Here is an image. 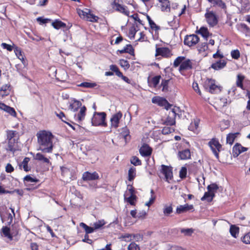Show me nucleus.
Masks as SVG:
<instances>
[{"label": "nucleus", "mask_w": 250, "mask_h": 250, "mask_svg": "<svg viewBox=\"0 0 250 250\" xmlns=\"http://www.w3.org/2000/svg\"><path fill=\"white\" fill-rule=\"evenodd\" d=\"M39 147L38 150L43 153H50L53 150V136L52 133L45 130L41 131L37 134Z\"/></svg>", "instance_id": "1"}, {"label": "nucleus", "mask_w": 250, "mask_h": 250, "mask_svg": "<svg viewBox=\"0 0 250 250\" xmlns=\"http://www.w3.org/2000/svg\"><path fill=\"white\" fill-rule=\"evenodd\" d=\"M193 63L191 60L186 59L184 56H179L174 60L173 66L176 68L179 66V71L182 75H184V71L192 68Z\"/></svg>", "instance_id": "2"}, {"label": "nucleus", "mask_w": 250, "mask_h": 250, "mask_svg": "<svg viewBox=\"0 0 250 250\" xmlns=\"http://www.w3.org/2000/svg\"><path fill=\"white\" fill-rule=\"evenodd\" d=\"M182 111L179 107L175 106L168 112L167 117L165 121L167 125H173L175 124V119L177 117L180 118L182 116Z\"/></svg>", "instance_id": "3"}, {"label": "nucleus", "mask_w": 250, "mask_h": 250, "mask_svg": "<svg viewBox=\"0 0 250 250\" xmlns=\"http://www.w3.org/2000/svg\"><path fill=\"white\" fill-rule=\"evenodd\" d=\"M105 118L106 114L105 112H95L91 121L92 125L94 126H105Z\"/></svg>", "instance_id": "4"}, {"label": "nucleus", "mask_w": 250, "mask_h": 250, "mask_svg": "<svg viewBox=\"0 0 250 250\" xmlns=\"http://www.w3.org/2000/svg\"><path fill=\"white\" fill-rule=\"evenodd\" d=\"M120 0H112L111 3V7L115 11L121 13L126 16H129V11L126 6L119 3Z\"/></svg>", "instance_id": "5"}, {"label": "nucleus", "mask_w": 250, "mask_h": 250, "mask_svg": "<svg viewBox=\"0 0 250 250\" xmlns=\"http://www.w3.org/2000/svg\"><path fill=\"white\" fill-rule=\"evenodd\" d=\"M208 146L216 158L219 159V152L222 148V146L219 141L216 139H212L208 142Z\"/></svg>", "instance_id": "6"}, {"label": "nucleus", "mask_w": 250, "mask_h": 250, "mask_svg": "<svg viewBox=\"0 0 250 250\" xmlns=\"http://www.w3.org/2000/svg\"><path fill=\"white\" fill-rule=\"evenodd\" d=\"M152 102L159 106H164L167 110L172 106L166 99L159 96L154 97L152 99Z\"/></svg>", "instance_id": "7"}, {"label": "nucleus", "mask_w": 250, "mask_h": 250, "mask_svg": "<svg viewBox=\"0 0 250 250\" xmlns=\"http://www.w3.org/2000/svg\"><path fill=\"white\" fill-rule=\"evenodd\" d=\"M206 83L208 87L209 92L211 93H217L221 91L220 86L216 84L214 80L208 79Z\"/></svg>", "instance_id": "8"}, {"label": "nucleus", "mask_w": 250, "mask_h": 250, "mask_svg": "<svg viewBox=\"0 0 250 250\" xmlns=\"http://www.w3.org/2000/svg\"><path fill=\"white\" fill-rule=\"evenodd\" d=\"M199 41L197 35L192 34L186 36L184 43L188 46H192L196 44Z\"/></svg>", "instance_id": "9"}, {"label": "nucleus", "mask_w": 250, "mask_h": 250, "mask_svg": "<svg viewBox=\"0 0 250 250\" xmlns=\"http://www.w3.org/2000/svg\"><path fill=\"white\" fill-rule=\"evenodd\" d=\"M205 18L208 23L210 26H214L217 23V17L215 14L212 11H210L206 13Z\"/></svg>", "instance_id": "10"}, {"label": "nucleus", "mask_w": 250, "mask_h": 250, "mask_svg": "<svg viewBox=\"0 0 250 250\" xmlns=\"http://www.w3.org/2000/svg\"><path fill=\"white\" fill-rule=\"evenodd\" d=\"M122 113L121 111L114 114L110 119L111 125L112 127L117 128L119 126L120 119L122 117Z\"/></svg>", "instance_id": "11"}, {"label": "nucleus", "mask_w": 250, "mask_h": 250, "mask_svg": "<svg viewBox=\"0 0 250 250\" xmlns=\"http://www.w3.org/2000/svg\"><path fill=\"white\" fill-rule=\"evenodd\" d=\"M86 11H81L79 13V15L81 16H83V18L85 19L86 20L91 21L95 22L97 21L98 19V17L95 16L93 14L91 13L89 11H88L87 9L86 10Z\"/></svg>", "instance_id": "12"}, {"label": "nucleus", "mask_w": 250, "mask_h": 250, "mask_svg": "<svg viewBox=\"0 0 250 250\" xmlns=\"http://www.w3.org/2000/svg\"><path fill=\"white\" fill-rule=\"evenodd\" d=\"M161 55L165 58H169L171 55V52L170 50L167 47H160L157 48L156 49L155 56H157Z\"/></svg>", "instance_id": "13"}, {"label": "nucleus", "mask_w": 250, "mask_h": 250, "mask_svg": "<svg viewBox=\"0 0 250 250\" xmlns=\"http://www.w3.org/2000/svg\"><path fill=\"white\" fill-rule=\"evenodd\" d=\"M248 150V148L242 146L240 144H236L232 148V154L234 157H237L242 152Z\"/></svg>", "instance_id": "14"}, {"label": "nucleus", "mask_w": 250, "mask_h": 250, "mask_svg": "<svg viewBox=\"0 0 250 250\" xmlns=\"http://www.w3.org/2000/svg\"><path fill=\"white\" fill-rule=\"evenodd\" d=\"M11 90L10 84H5L0 87V98H3L9 95Z\"/></svg>", "instance_id": "15"}, {"label": "nucleus", "mask_w": 250, "mask_h": 250, "mask_svg": "<svg viewBox=\"0 0 250 250\" xmlns=\"http://www.w3.org/2000/svg\"><path fill=\"white\" fill-rule=\"evenodd\" d=\"M99 178V176L96 172L91 173L86 171L83 174V179L84 181H92L98 179Z\"/></svg>", "instance_id": "16"}, {"label": "nucleus", "mask_w": 250, "mask_h": 250, "mask_svg": "<svg viewBox=\"0 0 250 250\" xmlns=\"http://www.w3.org/2000/svg\"><path fill=\"white\" fill-rule=\"evenodd\" d=\"M86 110V108L85 106L81 107L79 112L74 115L75 120L78 122L83 120L85 116Z\"/></svg>", "instance_id": "17"}, {"label": "nucleus", "mask_w": 250, "mask_h": 250, "mask_svg": "<svg viewBox=\"0 0 250 250\" xmlns=\"http://www.w3.org/2000/svg\"><path fill=\"white\" fill-rule=\"evenodd\" d=\"M139 152L142 156L146 157L151 155L152 149L148 145L144 144L140 148Z\"/></svg>", "instance_id": "18"}, {"label": "nucleus", "mask_w": 250, "mask_h": 250, "mask_svg": "<svg viewBox=\"0 0 250 250\" xmlns=\"http://www.w3.org/2000/svg\"><path fill=\"white\" fill-rule=\"evenodd\" d=\"M161 171L165 175L167 179H171L172 177V168L170 167H168L164 165L161 166Z\"/></svg>", "instance_id": "19"}, {"label": "nucleus", "mask_w": 250, "mask_h": 250, "mask_svg": "<svg viewBox=\"0 0 250 250\" xmlns=\"http://www.w3.org/2000/svg\"><path fill=\"white\" fill-rule=\"evenodd\" d=\"M227 62L225 60H219L212 63L211 68L215 70H219L223 69L226 65Z\"/></svg>", "instance_id": "20"}, {"label": "nucleus", "mask_w": 250, "mask_h": 250, "mask_svg": "<svg viewBox=\"0 0 250 250\" xmlns=\"http://www.w3.org/2000/svg\"><path fill=\"white\" fill-rule=\"evenodd\" d=\"M0 109L6 112L13 117L16 116L17 114L14 108L6 105L4 103H0Z\"/></svg>", "instance_id": "21"}, {"label": "nucleus", "mask_w": 250, "mask_h": 250, "mask_svg": "<svg viewBox=\"0 0 250 250\" xmlns=\"http://www.w3.org/2000/svg\"><path fill=\"white\" fill-rule=\"evenodd\" d=\"M193 209V206L192 205H188L186 204L184 205L178 206L176 208V213L177 214H181Z\"/></svg>", "instance_id": "22"}, {"label": "nucleus", "mask_w": 250, "mask_h": 250, "mask_svg": "<svg viewBox=\"0 0 250 250\" xmlns=\"http://www.w3.org/2000/svg\"><path fill=\"white\" fill-rule=\"evenodd\" d=\"M197 49L199 53L201 54L202 56L204 57L207 56L208 46L207 42H203L199 44L197 47Z\"/></svg>", "instance_id": "23"}, {"label": "nucleus", "mask_w": 250, "mask_h": 250, "mask_svg": "<svg viewBox=\"0 0 250 250\" xmlns=\"http://www.w3.org/2000/svg\"><path fill=\"white\" fill-rule=\"evenodd\" d=\"M190 151L188 149H186L178 152V157L181 160H187L190 158Z\"/></svg>", "instance_id": "24"}, {"label": "nucleus", "mask_w": 250, "mask_h": 250, "mask_svg": "<svg viewBox=\"0 0 250 250\" xmlns=\"http://www.w3.org/2000/svg\"><path fill=\"white\" fill-rule=\"evenodd\" d=\"M2 231L3 235L10 241L13 240V237L17 235V232H16L15 234H13V233H11V230L7 227H3L2 229Z\"/></svg>", "instance_id": "25"}, {"label": "nucleus", "mask_w": 250, "mask_h": 250, "mask_svg": "<svg viewBox=\"0 0 250 250\" xmlns=\"http://www.w3.org/2000/svg\"><path fill=\"white\" fill-rule=\"evenodd\" d=\"M229 231L232 237L236 238L239 233V228L235 225H231Z\"/></svg>", "instance_id": "26"}, {"label": "nucleus", "mask_w": 250, "mask_h": 250, "mask_svg": "<svg viewBox=\"0 0 250 250\" xmlns=\"http://www.w3.org/2000/svg\"><path fill=\"white\" fill-rule=\"evenodd\" d=\"M17 139L8 141V146L6 148L7 150L15 152L17 150Z\"/></svg>", "instance_id": "27"}, {"label": "nucleus", "mask_w": 250, "mask_h": 250, "mask_svg": "<svg viewBox=\"0 0 250 250\" xmlns=\"http://www.w3.org/2000/svg\"><path fill=\"white\" fill-rule=\"evenodd\" d=\"M14 52L18 58L20 60L23 64H24L25 62L24 56L21 48L17 46H15L14 47Z\"/></svg>", "instance_id": "28"}, {"label": "nucleus", "mask_w": 250, "mask_h": 250, "mask_svg": "<svg viewBox=\"0 0 250 250\" xmlns=\"http://www.w3.org/2000/svg\"><path fill=\"white\" fill-rule=\"evenodd\" d=\"M238 30L245 34L246 36H250V29L249 27L244 23H241L238 26Z\"/></svg>", "instance_id": "29"}, {"label": "nucleus", "mask_w": 250, "mask_h": 250, "mask_svg": "<svg viewBox=\"0 0 250 250\" xmlns=\"http://www.w3.org/2000/svg\"><path fill=\"white\" fill-rule=\"evenodd\" d=\"M198 33L202 35V36L207 41L208 38L211 35L208 31L207 27H202L198 30Z\"/></svg>", "instance_id": "30"}, {"label": "nucleus", "mask_w": 250, "mask_h": 250, "mask_svg": "<svg viewBox=\"0 0 250 250\" xmlns=\"http://www.w3.org/2000/svg\"><path fill=\"white\" fill-rule=\"evenodd\" d=\"M161 3V8L162 11H169L170 9V2L168 0H163L159 1Z\"/></svg>", "instance_id": "31"}, {"label": "nucleus", "mask_w": 250, "mask_h": 250, "mask_svg": "<svg viewBox=\"0 0 250 250\" xmlns=\"http://www.w3.org/2000/svg\"><path fill=\"white\" fill-rule=\"evenodd\" d=\"M30 161V158L28 157H25L23 159L22 163L19 165V167L21 168L22 167L23 168V170L26 171L28 172L30 170L31 168L30 167H29L28 166V164Z\"/></svg>", "instance_id": "32"}, {"label": "nucleus", "mask_w": 250, "mask_h": 250, "mask_svg": "<svg viewBox=\"0 0 250 250\" xmlns=\"http://www.w3.org/2000/svg\"><path fill=\"white\" fill-rule=\"evenodd\" d=\"M213 6H217L221 8L225 9L226 7V4L222 0H207Z\"/></svg>", "instance_id": "33"}, {"label": "nucleus", "mask_w": 250, "mask_h": 250, "mask_svg": "<svg viewBox=\"0 0 250 250\" xmlns=\"http://www.w3.org/2000/svg\"><path fill=\"white\" fill-rule=\"evenodd\" d=\"M238 134L239 133H229L228 134L226 138L227 144L232 145Z\"/></svg>", "instance_id": "34"}, {"label": "nucleus", "mask_w": 250, "mask_h": 250, "mask_svg": "<svg viewBox=\"0 0 250 250\" xmlns=\"http://www.w3.org/2000/svg\"><path fill=\"white\" fill-rule=\"evenodd\" d=\"M52 25L56 29L64 28L66 26L65 23L58 20H56L52 22Z\"/></svg>", "instance_id": "35"}, {"label": "nucleus", "mask_w": 250, "mask_h": 250, "mask_svg": "<svg viewBox=\"0 0 250 250\" xmlns=\"http://www.w3.org/2000/svg\"><path fill=\"white\" fill-rule=\"evenodd\" d=\"M215 194L214 193H211L208 191L205 193L204 196L201 198V200L202 201L207 200L208 202H210L212 200Z\"/></svg>", "instance_id": "36"}, {"label": "nucleus", "mask_w": 250, "mask_h": 250, "mask_svg": "<svg viewBox=\"0 0 250 250\" xmlns=\"http://www.w3.org/2000/svg\"><path fill=\"white\" fill-rule=\"evenodd\" d=\"M81 105L82 103L81 102L75 100L73 101L72 103L70 104L69 109L72 111L75 112L81 106Z\"/></svg>", "instance_id": "37"}, {"label": "nucleus", "mask_w": 250, "mask_h": 250, "mask_svg": "<svg viewBox=\"0 0 250 250\" xmlns=\"http://www.w3.org/2000/svg\"><path fill=\"white\" fill-rule=\"evenodd\" d=\"M129 133V130L126 127H125L122 128V130L121 132V136L124 138L125 142H126L128 140L130 139Z\"/></svg>", "instance_id": "38"}, {"label": "nucleus", "mask_w": 250, "mask_h": 250, "mask_svg": "<svg viewBox=\"0 0 250 250\" xmlns=\"http://www.w3.org/2000/svg\"><path fill=\"white\" fill-rule=\"evenodd\" d=\"M35 159L37 160L42 161L43 163L49 164L50 163L49 160L45 157L44 155L41 153H37L36 154Z\"/></svg>", "instance_id": "39"}, {"label": "nucleus", "mask_w": 250, "mask_h": 250, "mask_svg": "<svg viewBox=\"0 0 250 250\" xmlns=\"http://www.w3.org/2000/svg\"><path fill=\"white\" fill-rule=\"evenodd\" d=\"M137 27V25L135 26V25H133L129 28L128 37L130 39L132 40L134 39L135 35L138 31V29H137L136 28Z\"/></svg>", "instance_id": "40"}, {"label": "nucleus", "mask_w": 250, "mask_h": 250, "mask_svg": "<svg viewBox=\"0 0 250 250\" xmlns=\"http://www.w3.org/2000/svg\"><path fill=\"white\" fill-rule=\"evenodd\" d=\"M80 226L84 229L87 234L92 233L95 230L93 227H89L84 223H81Z\"/></svg>", "instance_id": "41"}, {"label": "nucleus", "mask_w": 250, "mask_h": 250, "mask_svg": "<svg viewBox=\"0 0 250 250\" xmlns=\"http://www.w3.org/2000/svg\"><path fill=\"white\" fill-rule=\"evenodd\" d=\"M244 79V76L238 74L237 76V80H236V85L238 87L241 88L242 89H244L243 85V81Z\"/></svg>", "instance_id": "42"}, {"label": "nucleus", "mask_w": 250, "mask_h": 250, "mask_svg": "<svg viewBox=\"0 0 250 250\" xmlns=\"http://www.w3.org/2000/svg\"><path fill=\"white\" fill-rule=\"evenodd\" d=\"M199 121L198 120H194L193 122H192L188 126V129L193 131L196 130L199 126Z\"/></svg>", "instance_id": "43"}, {"label": "nucleus", "mask_w": 250, "mask_h": 250, "mask_svg": "<svg viewBox=\"0 0 250 250\" xmlns=\"http://www.w3.org/2000/svg\"><path fill=\"white\" fill-rule=\"evenodd\" d=\"M97 84L95 83L83 82L78 84L80 87H83L85 88H93L95 87Z\"/></svg>", "instance_id": "44"}, {"label": "nucleus", "mask_w": 250, "mask_h": 250, "mask_svg": "<svg viewBox=\"0 0 250 250\" xmlns=\"http://www.w3.org/2000/svg\"><path fill=\"white\" fill-rule=\"evenodd\" d=\"M136 176V168L134 167L130 168L128 170V180H133Z\"/></svg>", "instance_id": "45"}, {"label": "nucleus", "mask_w": 250, "mask_h": 250, "mask_svg": "<svg viewBox=\"0 0 250 250\" xmlns=\"http://www.w3.org/2000/svg\"><path fill=\"white\" fill-rule=\"evenodd\" d=\"M169 80H163L161 82V86L162 87V91L167 92L168 90V83Z\"/></svg>", "instance_id": "46"}, {"label": "nucleus", "mask_w": 250, "mask_h": 250, "mask_svg": "<svg viewBox=\"0 0 250 250\" xmlns=\"http://www.w3.org/2000/svg\"><path fill=\"white\" fill-rule=\"evenodd\" d=\"M219 188L218 185L215 183H213L208 185L207 187L208 191L211 193H214L216 192Z\"/></svg>", "instance_id": "47"}, {"label": "nucleus", "mask_w": 250, "mask_h": 250, "mask_svg": "<svg viewBox=\"0 0 250 250\" xmlns=\"http://www.w3.org/2000/svg\"><path fill=\"white\" fill-rule=\"evenodd\" d=\"M241 241L246 244H250V231L241 238Z\"/></svg>", "instance_id": "48"}, {"label": "nucleus", "mask_w": 250, "mask_h": 250, "mask_svg": "<svg viewBox=\"0 0 250 250\" xmlns=\"http://www.w3.org/2000/svg\"><path fill=\"white\" fill-rule=\"evenodd\" d=\"M16 131L10 130L7 132V136L8 140H16V135L17 134Z\"/></svg>", "instance_id": "49"}, {"label": "nucleus", "mask_w": 250, "mask_h": 250, "mask_svg": "<svg viewBox=\"0 0 250 250\" xmlns=\"http://www.w3.org/2000/svg\"><path fill=\"white\" fill-rule=\"evenodd\" d=\"M161 77L160 75L156 76L152 78L151 80V83L154 87H156L158 83H159Z\"/></svg>", "instance_id": "50"}, {"label": "nucleus", "mask_w": 250, "mask_h": 250, "mask_svg": "<svg viewBox=\"0 0 250 250\" xmlns=\"http://www.w3.org/2000/svg\"><path fill=\"white\" fill-rule=\"evenodd\" d=\"M174 131V129L172 127L167 126H165L163 128V129L162 130V132L163 134L166 135V134L170 133L171 132H173Z\"/></svg>", "instance_id": "51"}, {"label": "nucleus", "mask_w": 250, "mask_h": 250, "mask_svg": "<svg viewBox=\"0 0 250 250\" xmlns=\"http://www.w3.org/2000/svg\"><path fill=\"white\" fill-rule=\"evenodd\" d=\"M131 163L134 166H140L141 165V160L136 156H133L130 160Z\"/></svg>", "instance_id": "52"}, {"label": "nucleus", "mask_w": 250, "mask_h": 250, "mask_svg": "<svg viewBox=\"0 0 250 250\" xmlns=\"http://www.w3.org/2000/svg\"><path fill=\"white\" fill-rule=\"evenodd\" d=\"M181 233L187 236H191L193 232V229H183L181 230Z\"/></svg>", "instance_id": "53"}, {"label": "nucleus", "mask_w": 250, "mask_h": 250, "mask_svg": "<svg viewBox=\"0 0 250 250\" xmlns=\"http://www.w3.org/2000/svg\"><path fill=\"white\" fill-rule=\"evenodd\" d=\"M173 208L171 206H165L163 209V213L165 215L167 216L172 212Z\"/></svg>", "instance_id": "54"}, {"label": "nucleus", "mask_w": 250, "mask_h": 250, "mask_svg": "<svg viewBox=\"0 0 250 250\" xmlns=\"http://www.w3.org/2000/svg\"><path fill=\"white\" fill-rule=\"evenodd\" d=\"M124 51L130 55H133L134 54V49L130 44H127L124 47Z\"/></svg>", "instance_id": "55"}, {"label": "nucleus", "mask_w": 250, "mask_h": 250, "mask_svg": "<svg viewBox=\"0 0 250 250\" xmlns=\"http://www.w3.org/2000/svg\"><path fill=\"white\" fill-rule=\"evenodd\" d=\"M128 250H140V247L138 245L135 243H131L127 247Z\"/></svg>", "instance_id": "56"}, {"label": "nucleus", "mask_w": 250, "mask_h": 250, "mask_svg": "<svg viewBox=\"0 0 250 250\" xmlns=\"http://www.w3.org/2000/svg\"><path fill=\"white\" fill-rule=\"evenodd\" d=\"M187 173V169L186 167H182L179 172L180 177L182 179H184L186 177Z\"/></svg>", "instance_id": "57"}, {"label": "nucleus", "mask_w": 250, "mask_h": 250, "mask_svg": "<svg viewBox=\"0 0 250 250\" xmlns=\"http://www.w3.org/2000/svg\"><path fill=\"white\" fill-rule=\"evenodd\" d=\"M231 56L234 59H238L240 57V52L238 50H232L231 53Z\"/></svg>", "instance_id": "58"}, {"label": "nucleus", "mask_w": 250, "mask_h": 250, "mask_svg": "<svg viewBox=\"0 0 250 250\" xmlns=\"http://www.w3.org/2000/svg\"><path fill=\"white\" fill-rule=\"evenodd\" d=\"M1 46L3 48L9 51H11L15 46H12L10 44L3 42L1 44Z\"/></svg>", "instance_id": "59"}, {"label": "nucleus", "mask_w": 250, "mask_h": 250, "mask_svg": "<svg viewBox=\"0 0 250 250\" xmlns=\"http://www.w3.org/2000/svg\"><path fill=\"white\" fill-rule=\"evenodd\" d=\"M55 114L58 117H59L60 119H61V120L62 122L66 123V118L64 114L62 112L60 111L59 113H57V112H56Z\"/></svg>", "instance_id": "60"}, {"label": "nucleus", "mask_w": 250, "mask_h": 250, "mask_svg": "<svg viewBox=\"0 0 250 250\" xmlns=\"http://www.w3.org/2000/svg\"><path fill=\"white\" fill-rule=\"evenodd\" d=\"M136 196L131 194V195L126 199V201L128 202L131 205H135V200Z\"/></svg>", "instance_id": "61"}, {"label": "nucleus", "mask_w": 250, "mask_h": 250, "mask_svg": "<svg viewBox=\"0 0 250 250\" xmlns=\"http://www.w3.org/2000/svg\"><path fill=\"white\" fill-rule=\"evenodd\" d=\"M155 200V196L154 195L151 196L149 201L145 203V205L149 207L154 202Z\"/></svg>", "instance_id": "62"}, {"label": "nucleus", "mask_w": 250, "mask_h": 250, "mask_svg": "<svg viewBox=\"0 0 250 250\" xmlns=\"http://www.w3.org/2000/svg\"><path fill=\"white\" fill-rule=\"evenodd\" d=\"M14 167L10 164H7L5 167V171L7 173H11L14 171Z\"/></svg>", "instance_id": "63"}, {"label": "nucleus", "mask_w": 250, "mask_h": 250, "mask_svg": "<svg viewBox=\"0 0 250 250\" xmlns=\"http://www.w3.org/2000/svg\"><path fill=\"white\" fill-rule=\"evenodd\" d=\"M104 225V223L102 221H98L94 224V229H100Z\"/></svg>", "instance_id": "64"}]
</instances>
